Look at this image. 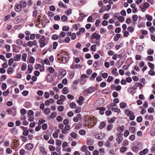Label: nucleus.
<instances>
[{
    "label": "nucleus",
    "instance_id": "1",
    "mask_svg": "<svg viewBox=\"0 0 155 155\" xmlns=\"http://www.w3.org/2000/svg\"><path fill=\"white\" fill-rule=\"evenodd\" d=\"M57 56L59 57L58 60L61 61L63 63H65L68 59V54L65 51L61 52L57 55Z\"/></svg>",
    "mask_w": 155,
    "mask_h": 155
},
{
    "label": "nucleus",
    "instance_id": "2",
    "mask_svg": "<svg viewBox=\"0 0 155 155\" xmlns=\"http://www.w3.org/2000/svg\"><path fill=\"white\" fill-rule=\"evenodd\" d=\"M95 91V88L92 87H89L85 89L84 91V94L85 95H87Z\"/></svg>",
    "mask_w": 155,
    "mask_h": 155
},
{
    "label": "nucleus",
    "instance_id": "3",
    "mask_svg": "<svg viewBox=\"0 0 155 155\" xmlns=\"http://www.w3.org/2000/svg\"><path fill=\"white\" fill-rule=\"evenodd\" d=\"M45 38L44 36H42V37L40 38L39 40L40 46L41 48L44 47L45 45L44 42L45 39Z\"/></svg>",
    "mask_w": 155,
    "mask_h": 155
},
{
    "label": "nucleus",
    "instance_id": "4",
    "mask_svg": "<svg viewBox=\"0 0 155 155\" xmlns=\"http://www.w3.org/2000/svg\"><path fill=\"white\" fill-rule=\"evenodd\" d=\"M105 136L104 134L101 133L96 134L95 135V137L97 139L101 140L105 137Z\"/></svg>",
    "mask_w": 155,
    "mask_h": 155
},
{
    "label": "nucleus",
    "instance_id": "5",
    "mask_svg": "<svg viewBox=\"0 0 155 155\" xmlns=\"http://www.w3.org/2000/svg\"><path fill=\"white\" fill-rule=\"evenodd\" d=\"M15 9L16 12H18L22 10V7L20 4H16L15 5Z\"/></svg>",
    "mask_w": 155,
    "mask_h": 155
},
{
    "label": "nucleus",
    "instance_id": "6",
    "mask_svg": "<svg viewBox=\"0 0 155 155\" xmlns=\"http://www.w3.org/2000/svg\"><path fill=\"white\" fill-rule=\"evenodd\" d=\"M33 147V145L31 143L27 144L25 147V149L28 150H31Z\"/></svg>",
    "mask_w": 155,
    "mask_h": 155
},
{
    "label": "nucleus",
    "instance_id": "7",
    "mask_svg": "<svg viewBox=\"0 0 155 155\" xmlns=\"http://www.w3.org/2000/svg\"><path fill=\"white\" fill-rule=\"evenodd\" d=\"M96 109L97 110H99L100 113L101 115H103L104 114V111L106 110V108L105 107H97Z\"/></svg>",
    "mask_w": 155,
    "mask_h": 155
},
{
    "label": "nucleus",
    "instance_id": "8",
    "mask_svg": "<svg viewBox=\"0 0 155 155\" xmlns=\"http://www.w3.org/2000/svg\"><path fill=\"white\" fill-rule=\"evenodd\" d=\"M19 4L22 8H25L26 7L27 4V2L24 0L20 1L19 2Z\"/></svg>",
    "mask_w": 155,
    "mask_h": 155
},
{
    "label": "nucleus",
    "instance_id": "9",
    "mask_svg": "<svg viewBox=\"0 0 155 155\" xmlns=\"http://www.w3.org/2000/svg\"><path fill=\"white\" fill-rule=\"evenodd\" d=\"M9 131L11 132L12 134L13 135H16L18 133V130L15 128H12L9 129Z\"/></svg>",
    "mask_w": 155,
    "mask_h": 155
},
{
    "label": "nucleus",
    "instance_id": "10",
    "mask_svg": "<svg viewBox=\"0 0 155 155\" xmlns=\"http://www.w3.org/2000/svg\"><path fill=\"white\" fill-rule=\"evenodd\" d=\"M148 153V150L147 149H145L140 151L139 153V154L140 155H143Z\"/></svg>",
    "mask_w": 155,
    "mask_h": 155
},
{
    "label": "nucleus",
    "instance_id": "11",
    "mask_svg": "<svg viewBox=\"0 0 155 155\" xmlns=\"http://www.w3.org/2000/svg\"><path fill=\"white\" fill-rule=\"evenodd\" d=\"M21 57V54H16L15 56L14 57V60L15 61H18L20 60Z\"/></svg>",
    "mask_w": 155,
    "mask_h": 155
},
{
    "label": "nucleus",
    "instance_id": "12",
    "mask_svg": "<svg viewBox=\"0 0 155 155\" xmlns=\"http://www.w3.org/2000/svg\"><path fill=\"white\" fill-rule=\"evenodd\" d=\"M62 92L64 94H67L69 93V90L67 87H64L62 90Z\"/></svg>",
    "mask_w": 155,
    "mask_h": 155
},
{
    "label": "nucleus",
    "instance_id": "13",
    "mask_svg": "<svg viewBox=\"0 0 155 155\" xmlns=\"http://www.w3.org/2000/svg\"><path fill=\"white\" fill-rule=\"evenodd\" d=\"M114 45V44L113 43L110 42L108 43L106 46V48L107 49H110L111 48L113 47Z\"/></svg>",
    "mask_w": 155,
    "mask_h": 155
},
{
    "label": "nucleus",
    "instance_id": "14",
    "mask_svg": "<svg viewBox=\"0 0 155 155\" xmlns=\"http://www.w3.org/2000/svg\"><path fill=\"white\" fill-rule=\"evenodd\" d=\"M123 140V138L120 136H118L117 139V140L119 144Z\"/></svg>",
    "mask_w": 155,
    "mask_h": 155
},
{
    "label": "nucleus",
    "instance_id": "15",
    "mask_svg": "<svg viewBox=\"0 0 155 155\" xmlns=\"http://www.w3.org/2000/svg\"><path fill=\"white\" fill-rule=\"evenodd\" d=\"M120 37V34H117L114 38V40L115 41H117Z\"/></svg>",
    "mask_w": 155,
    "mask_h": 155
},
{
    "label": "nucleus",
    "instance_id": "16",
    "mask_svg": "<svg viewBox=\"0 0 155 155\" xmlns=\"http://www.w3.org/2000/svg\"><path fill=\"white\" fill-rule=\"evenodd\" d=\"M106 126V124L104 122H101L99 126V128L100 129H102L103 128L105 127Z\"/></svg>",
    "mask_w": 155,
    "mask_h": 155
},
{
    "label": "nucleus",
    "instance_id": "17",
    "mask_svg": "<svg viewBox=\"0 0 155 155\" xmlns=\"http://www.w3.org/2000/svg\"><path fill=\"white\" fill-rule=\"evenodd\" d=\"M52 38L54 40L56 39H61V36H58L56 34L53 35L52 36Z\"/></svg>",
    "mask_w": 155,
    "mask_h": 155
},
{
    "label": "nucleus",
    "instance_id": "18",
    "mask_svg": "<svg viewBox=\"0 0 155 155\" xmlns=\"http://www.w3.org/2000/svg\"><path fill=\"white\" fill-rule=\"evenodd\" d=\"M97 74L96 73H93L91 75V76L90 78V80L91 81L94 80L95 78L97 76Z\"/></svg>",
    "mask_w": 155,
    "mask_h": 155
},
{
    "label": "nucleus",
    "instance_id": "19",
    "mask_svg": "<svg viewBox=\"0 0 155 155\" xmlns=\"http://www.w3.org/2000/svg\"><path fill=\"white\" fill-rule=\"evenodd\" d=\"M125 112V114L127 115H130L133 114V112L130 111L129 109L126 110Z\"/></svg>",
    "mask_w": 155,
    "mask_h": 155
},
{
    "label": "nucleus",
    "instance_id": "20",
    "mask_svg": "<svg viewBox=\"0 0 155 155\" xmlns=\"http://www.w3.org/2000/svg\"><path fill=\"white\" fill-rule=\"evenodd\" d=\"M28 70L29 71L28 73H31L32 70L33 69V68L32 66L30 65H29L28 66Z\"/></svg>",
    "mask_w": 155,
    "mask_h": 155
},
{
    "label": "nucleus",
    "instance_id": "21",
    "mask_svg": "<svg viewBox=\"0 0 155 155\" xmlns=\"http://www.w3.org/2000/svg\"><path fill=\"white\" fill-rule=\"evenodd\" d=\"M57 115L56 113L55 112H53L51 114L50 117L51 119L54 118Z\"/></svg>",
    "mask_w": 155,
    "mask_h": 155
},
{
    "label": "nucleus",
    "instance_id": "22",
    "mask_svg": "<svg viewBox=\"0 0 155 155\" xmlns=\"http://www.w3.org/2000/svg\"><path fill=\"white\" fill-rule=\"evenodd\" d=\"M104 102V100L102 98H100L97 101V104L100 105L102 104Z\"/></svg>",
    "mask_w": 155,
    "mask_h": 155
},
{
    "label": "nucleus",
    "instance_id": "23",
    "mask_svg": "<svg viewBox=\"0 0 155 155\" xmlns=\"http://www.w3.org/2000/svg\"><path fill=\"white\" fill-rule=\"evenodd\" d=\"M47 81L50 83L52 81V79L50 75H48L47 76Z\"/></svg>",
    "mask_w": 155,
    "mask_h": 155
},
{
    "label": "nucleus",
    "instance_id": "24",
    "mask_svg": "<svg viewBox=\"0 0 155 155\" xmlns=\"http://www.w3.org/2000/svg\"><path fill=\"white\" fill-rule=\"evenodd\" d=\"M146 18L149 21H151L153 19V18L152 16L148 14H147L146 15Z\"/></svg>",
    "mask_w": 155,
    "mask_h": 155
},
{
    "label": "nucleus",
    "instance_id": "25",
    "mask_svg": "<svg viewBox=\"0 0 155 155\" xmlns=\"http://www.w3.org/2000/svg\"><path fill=\"white\" fill-rule=\"evenodd\" d=\"M120 108H124L126 107L127 104L121 102L120 104Z\"/></svg>",
    "mask_w": 155,
    "mask_h": 155
},
{
    "label": "nucleus",
    "instance_id": "26",
    "mask_svg": "<svg viewBox=\"0 0 155 155\" xmlns=\"http://www.w3.org/2000/svg\"><path fill=\"white\" fill-rule=\"evenodd\" d=\"M27 68V64L25 63H23L22 64V67L21 68V70L25 71Z\"/></svg>",
    "mask_w": 155,
    "mask_h": 155
},
{
    "label": "nucleus",
    "instance_id": "27",
    "mask_svg": "<svg viewBox=\"0 0 155 155\" xmlns=\"http://www.w3.org/2000/svg\"><path fill=\"white\" fill-rule=\"evenodd\" d=\"M117 19L120 22H122L124 21L125 18L123 16H120L118 17Z\"/></svg>",
    "mask_w": 155,
    "mask_h": 155
},
{
    "label": "nucleus",
    "instance_id": "28",
    "mask_svg": "<svg viewBox=\"0 0 155 155\" xmlns=\"http://www.w3.org/2000/svg\"><path fill=\"white\" fill-rule=\"evenodd\" d=\"M66 74V71L65 70H64L61 71L60 73V75L61 76V77L62 78L64 77Z\"/></svg>",
    "mask_w": 155,
    "mask_h": 155
},
{
    "label": "nucleus",
    "instance_id": "29",
    "mask_svg": "<svg viewBox=\"0 0 155 155\" xmlns=\"http://www.w3.org/2000/svg\"><path fill=\"white\" fill-rule=\"evenodd\" d=\"M62 30L64 31H68L69 30V28L68 26H64L62 27Z\"/></svg>",
    "mask_w": 155,
    "mask_h": 155
},
{
    "label": "nucleus",
    "instance_id": "30",
    "mask_svg": "<svg viewBox=\"0 0 155 155\" xmlns=\"http://www.w3.org/2000/svg\"><path fill=\"white\" fill-rule=\"evenodd\" d=\"M129 130L131 133H134L135 132V128L134 127H131L129 128Z\"/></svg>",
    "mask_w": 155,
    "mask_h": 155
},
{
    "label": "nucleus",
    "instance_id": "31",
    "mask_svg": "<svg viewBox=\"0 0 155 155\" xmlns=\"http://www.w3.org/2000/svg\"><path fill=\"white\" fill-rule=\"evenodd\" d=\"M112 110L114 112H117L118 113H119L120 112V110L119 109L117 108H113Z\"/></svg>",
    "mask_w": 155,
    "mask_h": 155
},
{
    "label": "nucleus",
    "instance_id": "32",
    "mask_svg": "<svg viewBox=\"0 0 155 155\" xmlns=\"http://www.w3.org/2000/svg\"><path fill=\"white\" fill-rule=\"evenodd\" d=\"M45 122V120L41 119L39 120L38 124L39 125H41Z\"/></svg>",
    "mask_w": 155,
    "mask_h": 155
},
{
    "label": "nucleus",
    "instance_id": "33",
    "mask_svg": "<svg viewBox=\"0 0 155 155\" xmlns=\"http://www.w3.org/2000/svg\"><path fill=\"white\" fill-rule=\"evenodd\" d=\"M61 19L63 21H67L68 20V18L65 15H63L61 17Z\"/></svg>",
    "mask_w": 155,
    "mask_h": 155
},
{
    "label": "nucleus",
    "instance_id": "34",
    "mask_svg": "<svg viewBox=\"0 0 155 155\" xmlns=\"http://www.w3.org/2000/svg\"><path fill=\"white\" fill-rule=\"evenodd\" d=\"M148 64L149 67L151 70L153 69L154 68V65L153 64L149 62L148 63Z\"/></svg>",
    "mask_w": 155,
    "mask_h": 155
},
{
    "label": "nucleus",
    "instance_id": "35",
    "mask_svg": "<svg viewBox=\"0 0 155 155\" xmlns=\"http://www.w3.org/2000/svg\"><path fill=\"white\" fill-rule=\"evenodd\" d=\"M117 130L120 132H122L124 130V126H121L120 127L117 128Z\"/></svg>",
    "mask_w": 155,
    "mask_h": 155
},
{
    "label": "nucleus",
    "instance_id": "36",
    "mask_svg": "<svg viewBox=\"0 0 155 155\" xmlns=\"http://www.w3.org/2000/svg\"><path fill=\"white\" fill-rule=\"evenodd\" d=\"M113 127V125L112 124H108L107 126V130L108 131L111 130Z\"/></svg>",
    "mask_w": 155,
    "mask_h": 155
},
{
    "label": "nucleus",
    "instance_id": "37",
    "mask_svg": "<svg viewBox=\"0 0 155 155\" xmlns=\"http://www.w3.org/2000/svg\"><path fill=\"white\" fill-rule=\"evenodd\" d=\"M76 105L74 102H71L70 104V107L72 108H76Z\"/></svg>",
    "mask_w": 155,
    "mask_h": 155
},
{
    "label": "nucleus",
    "instance_id": "38",
    "mask_svg": "<svg viewBox=\"0 0 155 155\" xmlns=\"http://www.w3.org/2000/svg\"><path fill=\"white\" fill-rule=\"evenodd\" d=\"M62 143V142L61 140H57L56 141V144L58 146H60Z\"/></svg>",
    "mask_w": 155,
    "mask_h": 155
},
{
    "label": "nucleus",
    "instance_id": "39",
    "mask_svg": "<svg viewBox=\"0 0 155 155\" xmlns=\"http://www.w3.org/2000/svg\"><path fill=\"white\" fill-rule=\"evenodd\" d=\"M132 19L134 21H136L138 19V16L136 15H134L132 16Z\"/></svg>",
    "mask_w": 155,
    "mask_h": 155
},
{
    "label": "nucleus",
    "instance_id": "40",
    "mask_svg": "<svg viewBox=\"0 0 155 155\" xmlns=\"http://www.w3.org/2000/svg\"><path fill=\"white\" fill-rule=\"evenodd\" d=\"M79 133L81 135H84L85 134L86 131L84 130H81L79 131Z\"/></svg>",
    "mask_w": 155,
    "mask_h": 155
},
{
    "label": "nucleus",
    "instance_id": "41",
    "mask_svg": "<svg viewBox=\"0 0 155 155\" xmlns=\"http://www.w3.org/2000/svg\"><path fill=\"white\" fill-rule=\"evenodd\" d=\"M93 143V141L91 140H87V144L88 145H92Z\"/></svg>",
    "mask_w": 155,
    "mask_h": 155
},
{
    "label": "nucleus",
    "instance_id": "42",
    "mask_svg": "<svg viewBox=\"0 0 155 155\" xmlns=\"http://www.w3.org/2000/svg\"><path fill=\"white\" fill-rule=\"evenodd\" d=\"M27 57V55L26 54L24 53L22 55V59L23 61H25Z\"/></svg>",
    "mask_w": 155,
    "mask_h": 155
},
{
    "label": "nucleus",
    "instance_id": "43",
    "mask_svg": "<svg viewBox=\"0 0 155 155\" xmlns=\"http://www.w3.org/2000/svg\"><path fill=\"white\" fill-rule=\"evenodd\" d=\"M27 112V111L25 109H22L20 110V113L21 114L25 115Z\"/></svg>",
    "mask_w": 155,
    "mask_h": 155
},
{
    "label": "nucleus",
    "instance_id": "44",
    "mask_svg": "<svg viewBox=\"0 0 155 155\" xmlns=\"http://www.w3.org/2000/svg\"><path fill=\"white\" fill-rule=\"evenodd\" d=\"M71 137L74 139L77 138V134L74 132H72L71 134Z\"/></svg>",
    "mask_w": 155,
    "mask_h": 155
},
{
    "label": "nucleus",
    "instance_id": "45",
    "mask_svg": "<svg viewBox=\"0 0 155 155\" xmlns=\"http://www.w3.org/2000/svg\"><path fill=\"white\" fill-rule=\"evenodd\" d=\"M58 110L61 112H62L64 110V107L62 106H60L58 107Z\"/></svg>",
    "mask_w": 155,
    "mask_h": 155
},
{
    "label": "nucleus",
    "instance_id": "46",
    "mask_svg": "<svg viewBox=\"0 0 155 155\" xmlns=\"http://www.w3.org/2000/svg\"><path fill=\"white\" fill-rule=\"evenodd\" d=\"M7 71L8 73V74H12L13 73V70L11 67H10L8 68Z\"/></svg>",
    "mask_w": 155,
    "mask_h": 155
},
{
    "label": "nucleus",
    "instance_id": "47",
    "mask_svg": "<svg viewBox=\"0 0 155 155\" xmlns=\"http://www.w3.org/2000/svg\"><path fill=\"white\" fill-rule=\"evenodd\" d=\"M66 98V97L63 95H61L60 96V99L62 101H64Z\"/></svg>",
    "mask_w": 155,
    "mask_h": 155
},
{
    "label": "nucleus",
    "instance_id": "48",
    "mask_svg": "<svg viewBox=\"0 0 155 155\" xmlns=\"http://www.w3.org/2000/svg\"><path fill=\"white\" fill-rule=\"evenodd\" d=\"M154 111V108L152 107H150L148 109V112L150 113L153 112Z\"/></svg>",
    "mask_w": 155,
    "mask_h": 155
},
{
    "label": "nucleus",
    "instance_id": "49",
    "mask_svg": "<svg viewBox=\"0 0 155 155\" xmlns=\"http://www.w3.org/2000/svg\"><path fill=\"white\" fill-rule=\"evenodd\" d=\"M7 86L6 83H3L2 84V88L3 91L5 90L7 88Z\"/></svg>",
    "mask_w": 155,
    "mask_h": 155
},
{
    "label": "nucleus",
    "instance_id": "50",
    "mask_svg": "<svg viewBox=\"0 0 155 155\" xmlns=\"http://www.w3.org/2000/svg\"><path fill=\"white\" fill-rule=\"evenodd\" d=\"M127 150V148L125 147H121L120 150V151L121 152H124Z\"/></svg>",
    "mask_w": 155,
    "mask_h": 155
},
{
    "label": "nucleus",
    "instance_id": "51",
    "mask_svg": "<svg viewBox=\"0 0 155 155\" xmlns=\"http://www.w3.org/2000/svg\"><path fill=\"white\" fill-rule=\"evenodd\" d=\"M44 111L45 113L46 114H49L50 113V110L49 108H47L45 109Z\"/></svg>",
    "mask_w": 155,
    "mask_h": 155
},
{
    "label": "nucleus",
    "instance_id": "52",
    "mask_svg": "<svg viewBox=\"0 0 155 155\" xmlns=\"http://www.w3.org/2000/svg\"><path fill=\"white\" fill-rule=\"evenodd\" d=\"M115 117H113L112 118L109 120L108 121L110 123H112L115 121Z\"/></svg>",
    "mask_w": 155,
    "mask_h": 155
},
{
    "label": "nucleus",
    "instance_id": "53",
    "mask_svg": "<svg viewBox=\"0 0 155 155\" xmlns=\"http://www.w3.org/2000/svg\"><path fill=\"white\" fill-rule=\"evenodd\" d=\"M127 30L130 32H132L134 31L133 28L130 26L128 27L127 28Z\"/></svg>",
    "mask_w": 155,
    "mask_h": 155
},
{
    "label": "nucleus",
    "instance_id": "54",
    "mask_svg": "<svg viewBox=\"0 0 155 155\" xmlns=\"http://www.w3.org/2000/svg\"><path fill=\"white\" fill-rule=\"evenodd\" d=\"M16 43L18 45H21L22 44L23 42L21 39H18L17 40Z\"/></svg>",
    "mask_w": 155,
    "mask_h": 155
},
{
    "label": "nucleus",
    "instance_id": "55",
    "mask_svg": "<svg viewBox=\"0 0 155 155\" xmlns=\"http://www.w3.org/2000/svg\"><path fill=\"white\" fill-rule=\"evenodd\" d=\"M50 151H53L55 150V147L52 145H50L49 147Z\"/></svg>",
    "mask_w": 155,
    "mask_h": 155
},
{
    "label": "nucleus",
    "instance_id": "56",
    "mask_svg": "<svg viewBox=\"0 0 155 155\" xmlns=\"http://www.w3.org/2000/svg\"><path fill=\"white\" fill-rule=\"evenodd\" d=\"M56 120L58 122H61L62 120V117L60 116H58L56 118Z\"/></svg>",
    "mask_w": 155,
    "mask_h": 155
},
{
    "label": "nucleus",
    "instance_id": "57",
    "mask_svg": "<svg viewBox=\"0 0 155 155\" xmlns=\"http://www.w3.org/2000/svg\"><path fill=\"white\" fill-rule=\"evenodd\" d=\"M14 61V59L13 58H11L8 61V64L9 66H11Z\"/></svg>",
    "mask_w": 155,
    "mask_h": 155
},
{
    "label": "nucleus",
    "instance_id": "58",
    "mask_svg": "<svg viewBox=\"0 0 155 155\" xmlns=\"http://www.w3.org/2000/svg\"><path fill=\"white\" fill-rule=\"evenodd\" d=\"M129 138L131 141H134L135 140V136L134 135H132Z\"/></svg>",
    "mask_w": 155,
    "mask_h": 155
},
{
    "label": "nucleus",
    "instance_id": "59",
    "mask_svg": "<svg viewBox=\"0 0 155 155\" xmlns=\"http://www.w3.org/2000/svg\"><path fill=\"white\" fill-rule=\"evenodd\" d=\"M71 12L72 11L71 9H69L68 10L66 11L65 12V13L68 16H69L70 14L71 13Z\"/></svg>",
    "mask_w": 155,
    "mask_h": 155
},
{
    "label": "nucleus",
    "instance_id": "60",
    "mask_svg": "<svg viewBox=\"0 0 155 155\" xmlns=\"http://www.w3.org/2000/svg\"><path fill=\"white\" fill-rule=\"evenodd\" d=\"M82 127V125L80 124H78L77 125L75 128L76 129H80Z\"/></svg>",
    "mask_w": 155,
    "mask_h": 155
},
{
    "label": "nucleus",
    "instance_id": "61",
    "mask_svg": "<svg viewBox=\"0 0 155 155\" xmlns=\"http://www.w3.org/2000/svg\"><path fill=\"white\" fill-rule=\"evenodd\" d=\"M154 51L153 50L150 49L149 51H147V53L149 55L152 54L153 53Z\"/></svg>",
    "mask_w": 155,
    "mask_h": 155
},
{
    "label": "nucleus",
    "instance_id": "62",
    "mask_svg": "<svg viewBox=\"0 0 155 155\" xmlns=\"http://www.w3.org/2000/svg\"><path fill=\"white\" fill-rule=\"evenodd\" d=\"M45 98H48L49 97V94L47 92H45L44 94Z\"/></svg>",
    "mask_w": 155,
    "mask_h": 155
},
{
    "label": "nucleus",
    "instance_id": "63",
    "mask_svg": "<svg viewBox=\"0 0 155 155\" xmlns=\"http://www.w3.org/2000/svg\"><path fill=\"white\" fill-rule=\"evenodd\" d=\"M43 91L41 90H39L37 92V94L39 96H41L43 94Z\"/></svg>",
    "mask_w": 155,
    "mask_h": 155
},
{
    "label": "nucleus",
    "instance_id": "64",
    "mask_svg": "<svg viewBox=\"0 0 155 155\" xmlns=\"http://www.w3.org/2000/svg\"><path fill=\"white\" fill-rule=\"evenodd\" d=\"M48 70L51 73H53L54 71V69L52 67H49Z\"/></svg>",
    "mask_w": 155,
    "mask_h": 155
}]
</instances>
